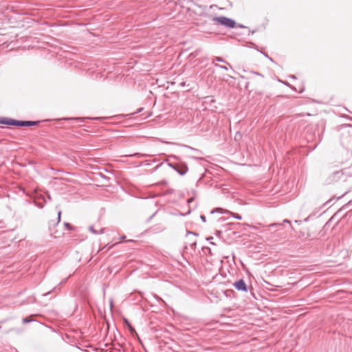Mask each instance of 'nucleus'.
<instances>
[{"mask_svg": "<svg viewBox=\"0 0 352 352\" xmlns=\"http://www.w3.org/2000/svg\"><path fill=\"white\" fill-rule=\"evenodd\" d=\"M0 124L13 125L18 126H36L38 124V122L34 121H18L13 119L9 118H0Z\"/></svg>", "mask_w": 352, "mask_h": 352, "instance_id": "nucleus-1", "label": "nucleus"}, {"mask_svg": "<svg viewBox=\"0 0 352 352\" xmlns=\"http://www.w3.org/2000/svg\"><path fill=\"white\" fill-rule=\"evenodd\" d=\"M213 21L219 25H224L227 28H233L235 27L236 23L234 20L226 16H218L214 18Z\"/></svg>", "mask_w": 352, "mask_h": 352, "instance_id": "nucleus-2", "label": "nucleus"}, {"mask_svg": "<svg viewBox=\"0 0 352 352\" xmlns=\"http://www.w3.org/2000/svg\"><path fill=\"white\" fill-rule=\"evenodd\" d=\"M235 287L239 290L246 291L247 287L245 282L243 280H239L234 283Z\"/></svg>", "mask_w": 352, "mask_h": 352, "instance_id": "nucleus-3", "label": "nucleus"}, {"mask_svg": "<svg viewBox=\"0 0 352 352\" xmlns=\"http://www.w3.org/2000/svg\"><path fill=\"white\" fill-rule=\"evenodd\" d=\"M125 323L126 324V325H127V327H128L129 329L130 330V331H131V333H133V332L135 333V329H134L132 327V326H131V325L128 322V321H127V320H125Z\"/></svg>", "mask_w": 352, "mask_h": 352, "instance_id": "nucleus-4", "label": "nucleus"}, {"mask_svg": "<svg viewBox=\"0 0 352 352\" xmlns=\"http://www.w3.org/2000/svg\"><path fill=\"white\" fill-rule=\"evenodd\" d=\"M60 214H61V212H60V211H59L58 212V217H57V218H56V221H55V222L54 223V225L55 224H58L60 222Z\"/></svg>", "mask_w": 352, "mask_h": 352, "instance_id": "nucleus-5", "label": "nucleus"}, {"mask_svg": "<svg viewBox=\"0 0 352 352\" xmlns=\"http://www.w3.org/2000/svg\"><path fill=\"white\" fill-rule=\"evenodd\" d=\"M232 216L237 219H241V216L239 215V214L237 213H232Z\"/></svg>", "mask_w": 352, "mask_h": 352, "instance_id": "nucleus-6", "label": "nucleus"}, {"mask_svg": "<svg viewBox=\"0 0 352 352\" xmlns=\"http://www.w3.org/2000/svg\"><path fill=\"white\" fill-rule=\"evenodd\" d=\"M215 60H217V61H223V59L221 58H220V57H216Z\"/></svg>", "mask_w": 352, "mask_h": 352, "instance_id": "nucleus-7", "label": "nucleus"}, {"mask_svg": "<svg viewBox=\"0 0 352 352\" xmlns=\"http://www.w3.org/2000/svg\"><path fill=\"white\" fill-rule=\"evenodd\" d=\"M29 321H30V320H29L28 318H24V319L23 320V322L24 323H25V322H28Z\"/></svg>", "mask_w": 352, "mask_h": 352, "instance_id": "nucleus-8", "label": "nucleus"}, {"mask_svg": "<svg viewBox=\"0 0 352 352\" xmlns=\"http://www.w3.org/2000/svg\"><path fill=\"white\" fill-rule=\"evenodd\" d=\"M192 201H193V198H190V199H188V203H190V202H192Z\"/></svg>", "mask_w": 352, "mask_h": 352, "instance_id": "nucleus-9", "label": "nucleus"}, {"mask_svg": "<svg viewBox=\"0 0 352 352\" xmlns=\"http://www.w3.org/2000/svg\"><path fill=\"white\" fill-rule=\"evenodd\" d=\"M221 67L222 69H226V70L227 69V67H226V66H221Z\"/></svg>", "mask_w": 352, "mask_h": 352, "instance_id": "nucleus-10", "label": "nucleus"}, {"mask_svg": "<svg viewBox=\"0 0 352 352\" xmlns=\"http://www.w3.org/2000/svg\"><path fill=\"white\" fill-rule=\"evenodd\" d=\"M284 222H286V223H290V221L289 220H285Z\"/></svg>", "mask_w": 352, "mask_h": 352, "instance_id": "nucleus-11", "label": "nucleus"}, {"mask_svg": "<svg viewBox=\"0 0 352 352\" xmlns=\"http://www.w3.org/2000/svg\"><path fill=\"white\" fill-rule=\"evenodd\" d=\"M125 239V236H123L122 237V239Z\"/></svg>", "mask_w": 352, "mask_h": 352, "instance_id": "nucleus-12", "label": "nucleus"}]
</instances>
